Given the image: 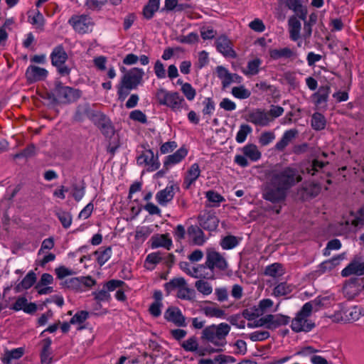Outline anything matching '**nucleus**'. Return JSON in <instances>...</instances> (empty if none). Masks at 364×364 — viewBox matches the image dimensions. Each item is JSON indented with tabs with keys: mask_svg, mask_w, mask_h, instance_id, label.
<instances>
[{
	"mask_svg": "<svg viewBox=\"0 0 364 364\" xmlns=\"http://www.w3.org/2000/svg\"><path fill=\"white\" fill-rule=\"evenodd\" d=\"M159 263V252L149 254L144 261V267L148 270H153Z\"/></svg>",
	"mask_w": 364,
	"mask_h": 364,
	"instance_id": "nucleus-47",
	"label": "nucleus"
},
{
	"mask_svg": "<svg viewBox=\"0 0 364 364\" xmlns=\"http://www.w3.org/2000/svg\"><path fill=\"white\" fill-rule=\"evenodd\" d=\"M331 92V88L328 85L321 86L318 91L314 94V97L316 99L317 105L325 102L328 100V95Z\"/></svg>",
	"mask_w": 364,
	"mask_h": 364,
	"instance_id": "nucleus-41",
	"label": "nucleus"
},
{
	"mask_svg": "<svg viewBox=\"0 0 364 364\" xmlns=\"http://www.w3.org/2000/svg\"><path fill=\"white\" fill-rule=\"evenodd\" d=\"M181 90L188 101H193L196 96V89L189 82L183 84Z\"/></svg>",
	"mask_w": 364,
	"mask_h": 364,
	"instance_id": "nucleus-52",
	"label": "nucleus"
},
{
	"mask_svg": "<svg viewBox=\"0 0 364 364\" xmlns=\"http://www.w3.org/2000/svg\"><path fill=\"white\" fill-rule=\"evenodd\" d=\"M48 72L43 68L36 65H29L26 71L25 76L28 83L44 80L48 76Z\"/></svg>",
	"mask_w": 364,
	"mask_h": 364,
	"instance_id": "nucleus-17",
	"label": "nucleus"
},
{
	"mask_svg": "<svg viewBox=\"0 0 364 364\" xmlns=\"http://www.w3.org/2000/svg\"><path fill=\"white\" fill-rule=\"evenodd\" d=\"M52 65L57 68L58 73L61 76H68L71 72V68L65 65L68 55L63 45L55 46L50 55Z\"/></svg>",
	"mask_w": 364,
	"mask_h": 364,
	"instance_id": "nucleus-6",
	"label": "nucleus"
},
{
	"mask_svg": "<svg viewBox=\"0 0 364 364\" xmlns=\"http://www.w3.org/2000/svg\"><path fill=\"white\" fill-rule=\"evenodd\" d=\"M355 221L349 222L343 219L341 222L332 225V230L336 235H341L349 231L352 225H355Z\"/></svg>",
	"mask_w": 364,
	"mask_h": 364,
	"instance_id": "nucleus-34",
	"label": "nucleus"
},
{
	"mask_svg": "<svg viewBox=\"0 0 364 364\" xmlns=\"http://www.w3.org/2000/svg\"><path fill=\"white\" fill-rule=\"evenodd\" d=\"M186 284V281L182 277L174 278L164 285L165 290L170 294L174 290H178L181 287Z\"/></svg>",
	"mask_w": 364,
	"mask_h": 364,
	"instance_id": "nucleus-43",
	"label": "nucleus"
},
{
	"mask_svg": "<svg viewBox=\"0 0 364 364\" xmlns=\"http://www.w3.org/2000/svg\"><path fill=\"white\" fill-rule=\"evenodd\" d=\"M231 93L235 98L240 100L247 99L251 95V92L244 85L232 87Z\"/></svg>",
	"mask_w": 364,
	"mask_h": 364,
	"instance_id": "nucleus-49",
	"label": "nucleus"
},
{
	"mask_svg": "<svg viewBox=\"0 0 364 364\" xmlns=\"http://www.w3.org/2000/svg\"><path fill=\"white\" fill-rule=\"evenodd\" d=\"M218 77L221 80L223 88L228 87L232 83H241L242 77L236 74L230 73L225 68L218 66L216 68Z\"/></svg>",
	"mask_w": 364,
	"mask_h": 364,
	"instance_id": "nucleus-15",
	"label": "nucleus"
},
{
	"mask_svg": "<svg viewBox=\"0 0 364 364\" xmlns=\"http://www.w3.org/2000/svg\"><path fill=\"white\" fill-rule=\"evenodd\" d=\"M206 198L210 202L214 204L213 205H218L221 202L225 200L221 195L213 191H209L206 193Z\"/></svg>",
	"mask_w": 364,
	"mask_h": 364,
	"instance_id": "nucleus-61",
	"label": "nucleus"
},
{
	"mask_svg": "<svg viewBox=\"0 0 364 364\" xmlns=\"http://www.w3.org/2000/svg\"><path fill=\"white\" fill-rule=\"evenodd\" d=\"M298 131L295 129L287 130L283 134L281 139L277 142L275 149L279 151H282L291 143V141L296 136Z\"/></svg>",
	"mask_w": 364,
	"mask_h": 364,
	"instance_id": "nucleus-24",
	"label": "nucleus"
},
{
	"mask_svg": "<svg viewBox=\"0 0 364 364\" xmlns=\"http://www.w3.org/2000/svg\"><path fill=\"white\" fill-rule=\"evenodd\" d=\"M198 222L203 229L209 231L215 230L219 224L218 217L210 213H206L199 216Z\"/></svg>",
	"mask_w": 364,
	"mask_h": 364,
	"instance_id": "nucleus-22",
	"label": "nucleus"
},
{
	"mask_svg": "<svg viewBox=\"0 0 364 364\" xmlns=\"http://www.w3.org/2000/svg\"><path fill=\"white\" fill-rule=\"evenodd\" d=\"M177 296L180 299H192L194 296V291L186 287V284L181 287L178 290Z\"/></svg>",
	"mask_w": 364,
	"mask_h": 364,
	"instance_id": "nucleus-57",
	"label": "nucleus"
},
{
	"mask_svg": "<svg viewBox=\"0 0 364 364\" xmlns=\"http://www.w3.org/2000/svg\"><path fill=\"white\" fill-rule=\"evenodd\" d=\"M321 304L318 298L305 303L301 309L296 314L291 322V328L295 333H308L315 327V323L310 318L311 312L315 306Z\"/></svg>",
	"mask_w": 364,
	"mask_h": 364,
	"instance_id": "nucleus-3",
	"label": "nucleus"
},
{
	"mask_svg": "<svg viewBox=\"0 0 364 364\" xmlns=\"http://www.w3.org/2000/svg\"><path fill=\"white\" fill-rule=\"evenodd\" d=\"M289 9L296 13L300 18L305 20L307 11L301 4V0H290L287 4Z\"/></svg>",
	"mask_w": 364,
	"mask_h": 364,
	"instance_id": "nucleus-36",
	"label": "nucleus"
},
{
	"mask_svg": "<svg viewBox=\"0 0 364 364\" xmlns=\"http://www.w3.org/2000/svg\"><path fill=\"white\" fill-rule=\"evenodd\" d=\"M36 281V274L34 272L30 271L23 279V280L15 287V291L20 292L23 289H28L35 284Z\"/></svg>",
	"mask_w": 364,
	"mask_h": 364,
	"instance_id": "nucleus-29",
	"label": "nucleus"
},
{
	"mask_svg": "<svg viewBox=\"0 0 364 364\" xmlns=\"http://www.w3.org/2000/svg\"><path fill=\"white\" fill-rule=\"evenodd\" d=\"M221 247L224 250L232 249L237 245V240L235 236H226L221 241Z\"/></svg>",
	"mask_w": 364,
	"mask_h": 364,
	"instance_id": "nucleus-56",
	"label": "nucleus"
},
{
	"mask_svg": "<svg viewBox=\"0 0 364 364\" xmlns=\"http://www.w3.org/2000/svg\"><path fill=\"white\" fill-rule=\"evenodd\" d=\"M144 71L138 68H133L124 73L117 86L119 100H124L130 90H135L142 82Z\"/></svg>",
	"mask_w": 364,
	"mask_h": 364,
	"instance_id": "nucleus-4",
	"label": "nucleus"
},
{
	"mask_svg": "<svg viewBox=\"0 0 364 364\" xmlns=\"http://www.w3.org/2000/svg\"><path fill=\"white\" fill-rule=\"evenodd\" d=\"M164 318L177 326H186V318L182 314L181 311L177 307H169L164 313Z\"/></svg>",
	"mask_w": 364,
	"mask_h": 364,
	"instance_id": "nucleus-21",
	"label": "nucleus"
},
{
	"mask_svg": "<svg viewBox=\"0 0 364 364\" xmlns=\"http://www.w3.org/2000/svg\"><path fill=\"white\" fill-rule=\"evenodd\" d=\"M201 170L198 164L194 163L191 165L185 173L183 186L185 189H189L200 177Z\"/></svg>",
	"mask_w": 364,
	"mask_h": 364,
	"instance_id": "nucleus-20",
	"label": "nucleus"
},
{
	"mask_svg": "<svg viewBox=\"0 0 364 364\" xmlns=\"http://www.w3.org/2000/svg\"><path fill=\"white\" fill-rule=\"evenodd\" d=\"M137 163L140 165L144 164L147 166V170L149 171H153L158 169L159 167V164L158 162V151L155 156L153 151L151 149L144 151L143 153L138 156Z\"/></svg>",
	"mask_w": 364,
	"mask_h": 364,
	"instance_id": "nucleus-16",
	"label": "nucleus"
},
{
	"mask_svg": "<svg viewBox=\"0 0 364 364\" xmlns=\"http://www.w3.org/2000/svg\"><path fill=\"white\" fill-rule=\"evenodd\" d=\"M124 282L119 279H111L103 284L102 289L92 292L95 299L98 302L109 301L111 299L109 291H115L121 287Z\"/></svg>",
	"mask_w": 364,
	"mask_h": 364,
	"instance_id": "nucleus-9",
	"label": "nucleus"
},
{
	"mask_svg": "<svg viewBox=\"0 0 364 364\" xmlns=\"http://www.w3.org/2000/svg\"><path fill=\"white\" fill-rule=\"evenodd\" d=\"M203 108L202 113L204 117H210L215 112V104L213 100L210 97H205L202 102Z\"/></svg>",
	"mask_w": 364,
	"mask_h": 364,
	"instance_id": "nucleus-48",
	"label": "nucleus"
},
{
	"mask_svg": "<svg viewBox=\"0 0 364 364\" xmlns=\"http://www.w3.org/2000/svg\"><path fill=\"white\" fill-rule=\"evenodd\" d=\"M230 329V326L227 323L212 324L206 326L202 331L200 338L203 342L211 343L213 346L205 347L202 355L223 350V348L227 343L226 337L229 334Z\"/></svg>",
	"mask_w": 364,
	"mask_h": 364,
	"instance_id": "nucleus-2",
	"label": "nucleus"
},
{
	"mask_svg": "<svg viewBox=\"0 0 364 364\" xmlns=\"http://www.w3.org/2000/svg\"><path fill=\"white\" fill-rule=\"evenodd\" d=\"M269 337V333L266 331H256L250 335L252 341H262Z\"/></svg>",
	"mask_w": 364,
	"mask_h": 364,
	"instance_id": "nucleus-64",
	"label": "nucleus"
},
{
	"mask_svg": "<svg viewBox=\"0 0 364 364\" xmlns=\"http://www.w3.org/2000/svg\"><path fill=\"white\" fill-rule=\"evenodd\" d=\"M188 150L186 147H181L173 154L168 155L164 158V168L168 171L173 166L179 164L188 155Z\"/></svg>",
	"mask_w": 364,
	"mask_h": 364,
	"instance_id": "nucleus-18",
	"label": "nucleus"
},
{
	"mask_svg": "<svg viewBox=\"0 0 364 364\" xmlns=\"http://www.w3.org/2000/svg\"><path fill=\"white\" fill-rule=\"evenodd\" d=\"M68 23L76 33L81 35L92 32L95 26L92 17L87 14L73 15Z\"/></svg>",
	"mask_w": 364,
	"mask_h": 364,
	"instance_id": "nucleus-8",
	"label": "nucleus"
},
{
	"mask_svg": "<svg viewBox=\"0 0 364 364\" xmlns=\"http://www.w3.org/2000/svg\"><path fill=\"white\" fill-rule=\"evenodd\" d=\"M291 285H289L287 282H281L274 288L272 294L276 297H279L286 296L291 293Z\"/></svg>",
	"mask_w": 364,
	"mask_h": 364,
	"instance_id": "nucleus-45",
	"label": "nucleus"
},
{
	"mask_svg": "<svg viewBox=\"0 0 364 364\" xmlns=\"http://www.w3.org/2000/svg\"><path fill=\"white\" fill-rule=\"evenodd\" d=\"M88 312L86 311H80L77 312L70 319V323H82L88 318Z\"/></svg>",
	"mask_w": 364,
	"mask_h": 364,
	"instance_id": "nucleus-60",
	"label": "nucleus"
},
{
	"mask_svg": "<svg viewBox=\"0 0 364 364\" xmlns=\"http://www.w3.org/2000/svg\"><path fill=\"white\" fill-rule=\"evenodd\" d=\"M352 274L364 275V262H360L358 260H353L341 271V275L344 277Z\"/></svg>",
	"mask_w": 364,
	"mask_h": 364,
	"instance_id": "nucleus-23",
	"label": "nucleus"
},
{
	"mask_svg": "<svg viewBox=\"0 0 364 364\" xmlns=\"http://www.w3.org/2000/svg\"><path fill=\"white\" fill-rule=\"evenodd\" d=\"M289 321V317L281 314H268L260 318L256 326H265L269 329H274L279 326L286 325Z\"/></svg>",
	"mask_w": 364,
	"mask_h": 364,
	"instance_id": "nucleus-12",
	"label": "nucleus"
},
{
	"mask_svg": "<svg viewBox=\"0 0 364 364\" xmlns=\"http://www.w3.org/2000/svg\"><path fill=\"white\" fill-rule=\"evenodd\" d=\"M240 150L242 154H237L234 159V162L240 167L248 166V159L252 162H256L262 158L261 151L254 144H247Z\"/></svg>",
	"mask_w": 364,
	"mask_h": 364,
	"instance_id": "nucleus-7",
	"label": "nucleus"
},
{
	"mask_svg": "<svg viewBox=\"0 0 364 364\" xmlns=\"http://www.w3.org/2000/svg\"><path fill=\"white\" fill-rule=\"evenodd\" d=\"M203 314L210 318H225V311L215 306H207L203 307Z\"/></svg>",
	"mask_w": 364,
	"mask_h": 364,
	"instance_id": "nucleus-42",
	"label": "nucleus"
},
{
	"mask_svg": "<svg viewBox=\"0 0 364 364\" xmlns=\"http://www.w3.org/2000/svg\"><path fill=\"white\" fill-rule=\"evenodd\" d=\"M288 23L290 38L292 41H296L300 38L301 23L300 21L294 16L291 17Z\"/></svg>",
	"mask_w": 364,
	"mask_h": 364,
	"instance_id": "nucleus-27",
	"label": "nucleus"
},
{
	"mask_svg": "<svg viewBox=\"0 0 364 364\" xmlns=\"http://www.w3.org/2000/svg\"><path fill=\"white\" fill-rule=\"evenodd\" d=\"M285 274V269L280 263H273L266 267L264 274L274 279H279Z\"/></svg>",
	"mask_w": 364,
	"mask_h": 364,
	"instance_id": "nucleus-26",
	"label": "nucleus"
},
{
	"mask_svg": "<svg viewBox=\"0 0 364 364\" xmlns=\"http://www.w3.org/2000/svg\"><path fill=\"white\" fill-rule=\"evenodd\" d=\"M195 287L204 296H208L213 292L212 285L204 280L200 279L196 282Z\"/></svg>",
	"mask_w": 364,
	"mask_h": 364,
	"instance_id": "nucleus-51",
	"label": "nucleus"
},
{
	"mask_svg": "<svg viewBox=\"0 0 364 364\" xmlns=\"http://www.w3.org/2000/svg\"><path fill=\"white\" fill-rule=\"evenodd\" d=\"M293 50L289 48L272 49L269 50L270 58L273 60H278L282 58H289L293 56Z\"/></svg>",
	"mask_w": 364,
	"mask_h": 364,
	"instance_id": "nucleus-39",
	"label": "nucleus"
},
{
	"mask_svg": "<svg viewBox=\"0 0 364 364\" xmlns=\"http://www.w3.org/2000/svg\"><path fill=\"white\" fill-rule=\"evenodd\" d=\"M262 61L258 58H255L247 62L246 68L242 70L246 76L256 75L259 73Z\"/></svg>",
	"mask_w": 364,
	"mask_h": 364,
	"instance_id": "nucleus-28",
	"label": "nucleus"
},
{
	"mask_svg": "<svg viewBox=\"0 0 364 364\" xmlns=\"http://www.w3.org/2000/svg\"><path fill=\"white\" fill-rule=\"evenodd\" d=\"M206 264L215 273V270H225L228 264L225 259L218 252L208 250L206 253Z\"/></svg>",
	"mask_w": 364,
	"mask_h": 364,
	"instance_id": "nucleus-13",
	"label": "nucleus"
},
{
	"mask_svg": "<svg viewBox=\"0 0 364 364\" xmlns=\"http://www.w3.org/2000/svg\"><path fill=\"white\" fill-rule=\"evenodd\" d=\"M94 255L97 256V263L102 266L105 264L111 257L112 255V247H100L98 250L94 252Z\"/></svg>",
	"mask_w": 364,
	"mask_h": 364,
	"instance_id": "nucleus-35",
	"label": "nucleus"
},
{
	"mask_svg": "<svg viewBox=\"0 0 364 364\" xmlns=\"http://www.w3.org/2000/svg\"><path fill=\"white\" fill-rule=\"evenodd\" d=\"M301 180L298 172L291 168L274 171L264 186L262 198L274 203L281 202L285 199L287 191Z\"/></svg>",
	"mask_w": 364,
	"mask_h": 364,
	"instance_id": "nucleus-1",
	"label": "nucleus"
},
{
	"mask_svg": "<svg viewBox=\"0 0 364 364\" xmlns=\"http://www.w3.org/2000/svg\"><path fill=\"white\" fill-rule=\"evenodd\" d=\"M56 215L64 228H68L72 223V215L70 213L60 211L56 213Z\"/></svg>",
	"mask_w": 364,
	"mask_h": 364,
	"instance_id": "nucleus-54",
	"label": "nucleus"
},
{
	"mask_svg": "<svg viewBox=\"0 0 364 364\" xmlns=\"http://www.w3.org/2000/svg\"><path fill=\"white\" fill-rule=\"evenodd\" d=\"M155 301L150 306L149 312L155 317L159 316V291H155L154 293Z\"/></svg>",
	"mask_w": 364,
	"mask_h": 364,
	"instance_id": "nucleus-59",
	"label": "nucleus"
},
{
	"mask_svg": "<svg viewBox=\"0 0 364 364\" xmlns=\"http://www.w3.org/2000/svg\"><path fill=\"white\" fill-rule=\"evenodd\" d=\"M96 282L91 277H73L65 280L62 285L65 288L77 291H83L85 288L92 287Z\"/></svg>",
	"mask_w": 364,
	"mask_h": 364,
	"instance_id": "nucleus-10",
	"label": "nucleus"
},
{
	"mask_svg": "<svg viewBox=\"0 0 364 364\" xmlns=\"http://www.w3.org/2000/svg\"><path fill=\"white\" fill-rule=\"evenodd\" d=\"M29 22L35 26L37 28H42L44 25V18L42 14L40 11H37V13L33 16H28Z\"/></svg>",
	"mask_w": 364,
	"mask_h": 364,
	"instance_id": "nucleus-58",
	"label": "nucleus"
},
{
	"mask_svg": "<svg viewBox=\"0 0 364 364\" xmlns=\"http://www.w3.org/2000/svg\"><path fill=\"white\" fill-rule=\"evenodd\" d=\"M163 103L174 110L180 109L186 105L185 100L178 92H166L163 97Z\"/></svg>",
	"mask_w": 364,
	"mask_h": 364,
	"instance_id": "nucleus-19",
	"label": "nucleus"
},
{
	"mask_svg": "<svg viewBox=\"0 0 364 364\" xmlns=\"http://www.w3.org/2000/svg\"><path fill=\"white\" fill-rule=\"evenodd\" d=\"M215 47L220 53L225 57L235 58L237 54L233 49V45L230 39L225 35L218 36L215 41Z\"/></svg>",
	"mask_w": 364,
	"mask_h": 364,
	"instance_id": "nucleus-14",
	"label": "nucleus"
},
{
	"mask_svg": "<svg viewBox=\"0 0 364 364\" xmlns=\"http://www.w3.org/2000/svg\"><path fill=\"white\" fill-rule=\"evenodd\" d=\"M85 185L82 183V186L77 183L72 184V196L77 202H79L85 196Z\"/></svg>",
	"mask_w": 364,
	"mask_h": 364,
	"instance_id": "nucleus-53",
	"label": "nucleus"
},
{
	"mask_svg": "<svg viewBox=\"0 0 364 364\" xmlns=\"http://www.w3.org/2000/svg\"><path fill=\"white\" fill-rule=\"evenodd\" d=\"M247 121L262 127H267L272 122L268 112L264 109L256 108L250 110L246 117Z\"/></svg>",
	"mask_w": 364,
	"mask_h": 364,
	"instance_id": "nucleus-11",
	"label": "nucleus"
},
{
	"mask_svg": "<svg viewBox=\"0 0 364 364\" xmlns=\"http://www.w3.org/2000/svg\"><path fill=\"white\" fill-rule=\"evenodd\" d=\"M91 120L100 129V130L103 129L107 126V123L111 122L105 114L101 112H95V114H92V118H91Z\"/></svg>",
	"mask_w": 364,
	"mask_h": 364,
	"instance_id": "nucleus-46",
	"label": "nucleus"
},
{
	"mask_svg": "<svg viewBox=\"0 0 364 364\" xmlns=\"http://www.w3.org/2000/svg\"><path fill=\"white\" fill-rule=\"evenodd\" d=\"M275 139V134L271 131L262 132L259 137V143L262 146H267Z\"/></svg>",
	"mask_w": 364,
	"mask_h": 364,
	"instance_id": "nucleus-55",
	"label": "nucleus"
},
{
	"mask_svg": "<svg viewBox=\"0 0 364 364\" xmlns=\"http://www.w3.org/2000/svg\"><path fill=\"white\" fill-rule=\"evenodd\" d=\"M324 166V163L318 160H314L313 162L306 167V172L312 176L318 172Z\"/></svg>",
	"mask_w": 364,
	"mask_h": 364,
	"instance_id": "nucleus-63",
	"label": "nucleus"
},
{
	"mask_svg": "<svg viewBox=\"0 0 364 364\" xmlns=\"http://www.w3.org/2000/svg\"><path fill=\"white\" fill-rule=\"evenodd\" d=\"M149 228L141 227L136 230L135 239L141 242H144L147 237L151 233Z\"/></svg>",
	"mask_w": 364,
	"mask_h": 364,
	"instance_id": "nucleus-62",
	"label": "nucleus"
},
{
	"mask_svg": "<svg viewBox=\"0 0 364 364\" xmlns=\"http://www.w3.org/2000/svg\"><path fill=\"white\" fill-rule=\"evenodd\" d=\"M311 126L316 130L323 129L326 126L325 117L318 112L314 113L311 117Z\"/></svg>",
	"mask_w": 364,
	"mask_h": 364,
	"instance_id": "nucleus-50",
	"label": "nucleus"
},
{
	"mask_svg": "<svg viewBox=\"0 0 364 364\" xmlns=\"http://www.w3.org/2000/svg\"><path fill=\"white\" fill-rule=\"evenodd\" d=\"M159 8V0H149L148 4L144 7L143 14L144 18L150 19L153 17L154 13Z\"/></svg>",
	"mask_w": 364,
	"mask_h": 364,
	"instance_id": "nucleus-40",
	"label": "nucleus"
},
{
	"mask_svg": "<svg viewBox=\"0 0 364 364\" xmlns=\"http://www.w3.org/2000/svg\"><path fill=\"white\" fill-rule=\"evenodd\" d=\"M193 277L194 278H203V279H213L215 273L208 267L206 262L204 264L194 266L193 270Z\"/></svg>",
	"mask_w": 364,
	"mask_h": 364,
	"instance_id": "nucleus-25",
	"label": "nucleus"
},
{
	"mask_svg": "<svg viewBox=\"0 0 364 364\" xmlns=\"http://www.w3.org/2000/svg\"><path fill=\"white\" fill-rule=\"evenodd\" d=\"M82 92L69 86L64 85L61 82H55L53 90V99L62 104H70L77 101L81 97Z\"/></svg>",
	"mask_w": 364,
	"mask_h": 364,
	"instance_id": "nucleus-5",
	"label": "nucleus"
},
{
	"mask_svg": "<svg viewBox=\"0 0 364 364\" xmlns=\"http://www.w3.org/2000/svg\"><path fill=\"white\" fill-rule=\"evenodd\" d=\"M52 341L50 338L43 340V348L41 353V361L42 364H50L52 361L50 345Z\"/></svg>",
	"mask_w": 364,
	"mask_h": 364,
	"instance_id": "nucleus-32",
	"label": "nucleus"
},
{
	"mask_svg": "<svg viewBox=\"0 0 364 364\" xmlns=\"http://www.w3.org/2000/svg\"><path fill=\"white\" fill-rule=\"evenodd\" d=\"M181 346L184 350L187 352L196 353L198 352L199 346L198 338L196 336H192L186 340L183 341L181 343Z\"/></svg>",
	"mask_w": 364,
	"mask_h": 364,
	"instance_id": "nucleus-38",
	"label": "nucleus"
},
{
	"mask_svg": "<svg viewBox=\"0 0 364 364\" xmlns=\"http://www.w3.org/2000/svg\"><path fill=\"white\" fill-rule=\"evenodd\" d=\"M252 132V129L250 125L241 124L235 136L236 141L239 144L243 143L246 140L247 135Z\"/></svg>",
	"mask_w": 364,
	"mask_h": 364,
	"instance_id": "nucleus-44",
	"label": "nucleus"
},
{
	"mask_svg": "<svg viewBox=\"0 0 364 364\" xmlns=\"http://www.w3.org/2000/svg\"><path fill=\"white\" fill-rule=\"evenodd\" d=\"M178 189L176 184L171 183L164 190L161 191V205L166 204L171 201L175 194V191Z\"/></svg>",
	"mask_w": 364,
	"mask_h": 364,
	"instance_id": "nucleus-33",
	"label": "nucleus"
},
{
	"mask_svg": "<svg viewBox=\"0 0 364 364\" xmlns=\"http://www.w3.org/2000/svg\"><path fill=\"white\" fill-rule=\"evenodd\" d=\"M92 114H95V112L92 111L88 105L78 106L74 115V119L77 122H82L85 117L91 119Z\"/></svg>",
	"mask_w": 364,
	"mask_h": 364,
	"instance_id": "nucleus-37",
	"label": "nucleus"
},
{
	"mask_svg": "<svg viewBox=\"0 0 364 364\" xmlns=\"http://www.w3.org/2000/svg\"><path fill=\"white\" fill-rule=\"evenodd\" d=\"M188 234L197 245H202L205 241L203 232L198 226H190L188 228Z\"/></svg>",
	"mask_w": 364,
	"mask_h": 364,
	"instance_id": "nucleus-31",
	"label": "nucleus"
},
{
	"mask_svg": "<svg viewBox=\"0 0 364 364\" xmlns=\"http://www.w3.org/2000/svg\"><path fill=\"white\" fill-rule=\"evenodd\" d=\"M344 314L345 323L355 322L363 316L360 308L355 306L344 309Z\"/></svg>",
	"mask_w": 364,
	"mask_h": 364,
	"instance_id": "nucleus-30",
	"label": "nucleus"
}]
</instances>
